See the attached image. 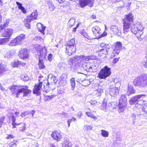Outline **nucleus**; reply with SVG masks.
<instances>
[{"label":"nucleus","instance_id":"b1692460","mask_svg":"<svg viewBox=\"0 0 147 147\" xmlns=\"http://www.w3.org/2000/svg\"><path fill=\"white\" fill-rule=\"evenodd\" d=\"M25 38V35L23 34H20L16 38L19 45L21 44L22 41L24 40Z\"/></svg>","mask_w":147,"mask_h":147},{"label":"nucleus","instance_id":"6e6552de","mask_svg":"<svg viewBox=\"0 0 147 147\" xmlns=\"http://www.w3.org/2000/svg\"><path fill=\"white\" fill-rule=\"evenodd\" d=\"M143 29L144 28L141 26L136 24L131 26V31L134 34L139 33L140 36H141L143 34L142 31Z\"/></svg>","mask_w":147,"mask_h":147},{"label":"nucleus","instance_id":"69168bd1","mask_svg":"<svg viewBox=\"0 0 147 147\" xmlns=\"http://www.w3.org/2000/svg\"><path fill=\"white\" fill-rule=\"evenodd\" d=\"M77 115L78 117H79V118H80L82 115V112L81 111L78 112L77 113Z\"/></svg>","mask_w":147,"mask_h":147},{"label":"nucleus","instance_id":"20e7f679","mask_svg":"<svg viewBox=\"0 0 147 147\" xmlns=\"http://www.w3.org/2000/svg\"><path fill=\"white\" fill-rule=\"evenodd\" d=\"M147 76L145 75H142L136 78L133 81V84L136 86L144 87L146 85Z\"/></svg>","mask_w":147,"mask_h":147},{"label":"nucleus","instance_id":"5701e85b","mask_svg":"<svg viewBox=\"0 0 147 147\" xmlns=\"http://www.w3.org/2000/svg\"><path fill=\"white\" fill-rule=\"evenodd\" d=\"M136 92V90H134L133 87L129 85V84L128 85V90L127 92V94L128 96H129L131 94H134Z\"/></svg>","mask_w":147,"mask_h":147},{"label":"nucleus","instance_id":"a18cd8bd","mask_svg":"<svg viewBox=\"0 0 147 147\" xmlns=\"http://www.w3.org/2000/svg\"><path fill=\"white\" fill-rule=\"evenodd\" d=\"M76 120V119L74 117H72L71 119H69L67 121V123L68 124V127H69L70 125L71 122L72 121H74Z\"/></svg>","mask_w":147,"mask_h":147},{"label":"nucleus","instance_id":"473e14b6","mask_svg":"<svg viewBox=\"0 0 147 147\" xmlns=\"http://www.w3.org/2000/svg\"><path fill=\"white\" fill-rule=\"evenodd\" d=\"M118 105L117 103L115 101L111 102L109 104V107L113 109L115 108Z\"/></svg>","mask_w":147,"mask_h":147},{"label":"nucleus","instance_id":"9b49d317","mask_svg":"<svg viewBox=\"0 0 147 147\" xmlns=\"http://www.w3.org/2000/svg\"><path fill=\"white\" fill-rule=\"evenodd\" d=\"M79 3L81 8H83L87 5L92 7L94 4V0H79Z\"/></svg>","mask_w":147,"mask_h":147},{"label":"nucleus","instance_id":"7c9ffc66","mask_svg":"<svg viewBox=\"0 0 147 147\" xmlns=\"http://www.w3.org/2000/svg\"><path fill=\"white\" fill-rule=\"evenodd\" d=\"M8 45L10 46H14L19 45L16 38L11 40L9 43Z\"/></svg>","mask_w":147,"mask_h":147},{"label":"nucleus","instance_id":"cd10ccee","mask_svg":"<svg viewBox=\"0 0 147 147\" xmlns=\"http://www.w3.org/2000/svg\"><path fill=\"white\" fill-rule=\"evenodd\" d=\"M133 16L131 13H129L126 16V18L125 19L124 21L126 22L131 23L133 22Z\"/></svg>","mask_w":147,"mask_h":147},{"label":"nucleus","instance_id":"7ed1b4c3","mask_svg":"<svg viewBox=\"0 0 147 147\" xmlns=\"http://www.w3.org/2000/svg\"><path fill=\"white\" fill-rule=\"evenodd\" d=\"M76 50L75 38H72L68 41L66 46L65 53H67L69 56H71L76 52Z\"/></svg>","mask_w":147,"mask_h":147},{"label":"nucleus","instance_id":"72a5a7b5","mask_svg":"<svg viewBox=\"0 0 147 147\" xmlns=\"http://www.w3.org/2000/svg\"><path fill=\"white\" fill-rule=\"evenodd\" d=\"M107 103L105 101L103 102L100 108L102 110L106 111H107Z\"/></svg>","mask_w":147,"mask_h":147},{"label":"nucleus","instance_id":"c85d7f7f","mask_svg":"<svg viewBox=\"0 0 147 147\" xmlns=\"http://www.w3.org/2000/svg\"><path fill=\"white\" fill-rule=\"evenodd\" d=\"M71 143L69 141V140L67 138H65L63 142V147H71Z\"/></svg>","mask_w":147,"mask_h":147},{"label":"nucleus","instance_id":"338daca9","mask_svg":"<svg viewBox=\"0 0 147 147\" xmlns=\"http://www.w3.org/2000/svg\"><path fill=\"white\" fill-rule=\"evenodd\" d=\"M106 44H105L104 43H102L100 45V48H104Z\"/></svg>","mask_w":147,"mask_h":147},{"label":"nucleus","instance_id":"052dcab7","mask_svg":"<svg viewBox=\"0 0 147 147\" xmlns=\"http://www.w3.org/2000/svg\"><path fill=\"white\" fill-rule=\"evenodd\" d=\"M110 45H106L105 47L104 48L106 50H107V52H109V50L110 49Z\"/></svg>","mask_w":147,"mask_h":147},{"label":"nucleus","instance_id":"79ce46f5","mask_svg":"<svg viewBox=\"0 0 147 147\" xmlns=\"http://www.w3.org/2000/svg\"><path fill=\"white\" fill-rule=\"evenodd\" d=\"M55 96L54 95H52L49 96H45V100L49 101L53 98Z\"/></svg>","mask_w":147,"mask_h":147},{"label":"nucleus","instance_id":"f8f14e48","mask_svg":"<svg viewBox=\"0 0 147 147\" xmlns=\"http://www.w3.org/2000/svg\"><path fill=\"white\" fill-rule=\"evenodd\" d=\"M112 83L110 82L109 84V93L111 96H115L119 94V90L111 85Z\"/></svg>","mask_w":147,"mask_h":147},{"label":"nucleus","instance_id":"ddd939ff","mask_svg":"<svg viewBox=\"0 0 147 147\" xmlns=\"http://www.w3.org/2000/svg\"><path fill=\"white\" fill-rule=\"evenodd\" d=\"M42 84V82H40L39 83L35 84L34 88L33 90L34 94H36L37 96H39L40 94V90L41 88Z\"/></svg>","mask_w":147,"mask_h":147},{"label":"nucleus","instance_id":"680f3d73","mask_svg":"<svg viewBox=\"0 0 147 147\" xmlns=\"http://www.w3.org/2000/svg\"><path fill=\"white\" fill-rule=\"evenodd\" d=\"M22 78L24 81H27L28 80L29 78L28 76L26 75L24 76Z\"/></svg>","mask_w":147,"mask_h":147},{"label":"nucleus","instance_id":"f03ea898","mask_svg":"<svg viewBox=\"0 0 147 147\" xmlns=\"http://www.w3.org/2000/svg\"><path fill=\"white\" fill-rule=\"evenodd\" d=\"M22 87L20 88V86L17 85H13L11 86L9 88L12 94L16 96L17 98L19 97V96L21 93H23V97H24L27 96L32 92L31 90L28 89V86H22Z\"/></svg>","mask_w":147,"mask_h":147},{"label":"nucleus","instance_id":"6e6d98bb","mask_svg":"<svg viewBox=\"0 0 147 147\" xmlns=\"http://www.w3.org/2000/svg\"><path fill=\"white\" fill-rule=\"evenodd\" d=\"M52 54L50 53L49 54L48 56V59L49 61H51L52 59Z\"/></svg>","mask_w":147,"mask_h":147},{"label":"nucleus","instance_id":"e2e57ef3","mask_svg":"<svg viewBox=\"0 0 147 147\" xmlns=\"http://www.w3.org/2000/svg\"><path fill=\"white\" fill-rule=\"evenodd\" d=\"M12 123L11 124L12 125H14V124H15V123H16V117L14 116L13 117H12Z\"/></svg>","mask_w":147,"mask_h":147},{"label":"nucleus","instance_id":"bb28decb","mask_svg":"<svg viewBox=\"0 0 147 147\" xmlns=\"http://www.w3.org/2000/svg\"><path fill=\"white\" fill-rule=\"evenodd\" d=\"M115 81L116 80H114V81H112L111 82H113L112 84H111V85L112 86H113L115 88H116L119 91L120 87L121 86L120 82L119 81L118 82H115Z\"/></svg>","mask_w":147,"mask_h":147},{"label":"nucleus","instance_id":"0eeeda50","mask_svg":"<svg viewBox=\"0 0 147 147\" xmlns=\"http://www.w3.org/2000/svg\"><path fill=\"white\" fill-rule=\"evenodd\" d=\"M127 100L126 96L124 94H121L119 100L118 105L119 112H123L127 107Z\"/></svg>","mask_w":147,"mask_h":147},{"label":"nucleus","instance_id":"2eb2a0df","mask_svg":"<svg viewBox=\"0 0 147 147\" xmlns=\"http://www.w3.org/2000/svg\"><path fill=\"white\" fill-rule=\"evenodd\" d=\"M145 96V95L143 94L136 96L131 98L130 100H129V103L131 105H133L136 103H137L138 99L142 98V97Z\"/></svg>","mask_w":147,"mask_h":147},{"label":"nucleus","instance_id":"a878e982","mask_svg":"<svg viewBox=\"0 0 147 147\" xmlns=\"http://www.w3.org/2000/svg\"><path fill=\"white\" fill-rule=\"evenodd\" d=\"M144 111L140 113V112L137 113V115H139L140 117L142 115V117L146 119H147V107H144Z\"/></svg>","mask_w":147,"mask_h":147},{"label":"nucleus","instance_id":"0e129e2a","mask_svg":"<svg viewBox=\"0 0 147 147\" xmlns=\"http://www.w3.org/2000/svg\"><path fill=\"white\" fill-rule=\"evenodd\" d=\"M14 137V136L13 135H9L6 138L7 139H9L11 138H13Z\"/></svg>","mask_w":147,"mask_h":147},{"label":"nucleus","instance_id":"603ef678","mask_svg":"<svg viewBox=\"0 0 147 147\" xmlns=\"http://www.w3.org/2000/svg\"><path fill=\"white\" fill-rule=\"evenodd\" d=\"M8 117L9 119H10L11 118H12V117H13L14 116L13 115V113L11 112L10 111L9 112V113L8 114Z\"/></svg>","mask_w":147,"mask_h":147},{"label":"nucleus","instance_id":"6ab92c4d","mask_svg":"<svg viewBox=\"0 0 147 147\" xmlns=\"http://www.w3.org/2000/svg\"><path fill=\"white\" fill-rule=\"evenodd\" d=\"M8 68L6 65L0 64V76H3L6 74V72L8 71Z\"/></svg>","mask_w":147,"mask_h":147},{"label":"nucleus","instance_id":"39448f33","mask_svg":"<svg viewBox=\"0 0 147 147\" xmlns=\"http://www.w3.org/2000/svg\"><path fill=\"white\" fill-rule=\"evenodd\" d=\"M110 68L106 65L101 69L98 74L97 77L100 79H105L111 74Z\"/></svg>","mask_w":147,"mask_h":147},{"label":"nucleus","instance_id":"423d86ee","mask_svg":"<svg viewBox=\"0 0 147 147\" xmlns=\"http://www.w3.org/2000/svg\"><path fill=\"white\" fill-rule=\"evenodd\" d=\"M38 14L36 11L32 13L30 16L26 17V18L24 21V23L25 26L26 28L29 29H30V22L33 20H35L37 19Z\"/></svg>","mask_w":147,"mask_h":147},{"label":"nucleus","instance_id":"3c124183","mask_svg":"<svg viewBox=\"0 0 147 147\" xmlns=\"http://www.w3.org/2000/svg\"><path fill=\"white\" fill-rule=\"evenodd\" d=\"M107 35V32H104L102 34H100L99 35V36L98 37V38H100L102 37L105 36Z\"/></svg>","mask_w":147,"mask_h":147},{"label":"nucleus","instance_id":"a211bd4d","mask_svg":"<svg viewBox=\"0 0 147 147\" xmlns=\"http://www.w3.org/2000/svg\"><path fill=\"white\" fill-rule=\"evenodd\" d=\"M13 32V30L11 28H8L5 29L4 32L3 33V36L4 37H7L9 40Z\"/></svg>","mask_w":147,"mask_h":147},{"label":"nucleus","instance_id":"c756f323","mask_svg":"<svg viewBox=\"0 0 147 147\" xmlns=\"http://www.w3.org/2000/svg\"><path fill=\"white\" fill-rule=\"evenodd\" d=\"M10 20L9 19L6 20L3 24H1L0 25V29L1 30L5 29V28L8 27L9 24Z\"/></svg>","mask_w":147,"mask_h":147},{"label":"nucleus","instance_id":"f257e3e1","mask_svg":"<svg viewBox=\"0 0 147 147\" xmlns=\"http://www.w3.org/2000/svg\"><path fill=\"white\" fill-rule=\"evenodd\" d=\"M89 58L83 56H77L70 58L68 61V63L70 66L72 67L74 63L75 64L82 62V65L83 68L87 71L93 72L95 71V66L92 63L88 62Z\"/></svg>","mask_w":147,"mask_h":147},{"label":"nucleus","instance_id":"9d476101","mask_svg":"<svg viewBox=\"0 0 147 147\" xmlns=\"http://www.w3.org/2000/svg\"><path fill=\"white\" fill-rule=\"evenodd\" d=\"M113 51L111 54V58L114 57L117 55L119 54L122 49V44L120 42H117L115 46L113 48Z\"/></svg>","mask_w":147,"mask_h":147},{"label":"nucleus","instance_id":"8fccbe9b","mask_svg":"<svg viewBox=\"0 0 147 147\" xmlns=\"http://www.w3.org/2000/svg\"><path fill=\"white\" fill-rule=\"evenodd\" d=\"M16 3L19 9H20L23 7L22 5V4L20 3L18 1H16Z\"/></svg>","mask_w":147,"mask_h":147},{"label":"nucleus","instance_id":"412c9836","mask_svg":"<svg viewBox=\"0 0 147 147\" xmlns=\"http://www.w3.org/2000/svg\"><path fill=\"white\" fill-rule=\"evenodd\" d=\"M111 30L115 34H117L118 36H120L121 34V31L118 28L117 26L113 25L111 26Z\"/></svg>","mask_w":147,"mask_h":147},{"label":"nucleus","instance_id":"c9c22d12","mask_svg":"<svg viewBox=\"0 0 147 147\" xmlns=\"http://www.w3.org/2000/svg\"><path fill=\"white\" fill-rule=\"evenodd\" d=\"M14 53L13 51H8L6 53L5 57L7 58H10L13 55Z\"/></svg>","mask_w":147,"mask_h":147},{"label":"nucleus","instance_id":"bf43d9fd","mask_svg":"<svg viewBox=\"0 0 147 147\" xmlns=\"http://www.w3.org/2000/svg\"><path fill=\"white\" fill-rule=\"evenodd\" d=\"M28 111L22 112L21 114V116L22 117H24L27 115H28Z\"/></svg>","mask_w":147,"mask_h":147},{"label":"nucleus","instance_id":"774afa93","mask_svg":"<svg viewBox=\"0 0 147 147\" xmlns=\"http://www.w3.org/2000/svg\"><path fill=\"white\" fill-rule=\"evenodd\" d=\"M20 10H21L22 12L24 13H25L26 12V10L24 7H23Z\"/></svg>","mask_w":147,"mask_h":147},{"label":"nucleus","instance_id":"f3484780","mask_svg":"<svg viewBox=\"0 0 147 147\" xmlns=\"http://www.w3.org/2000/svg\"><path fill=\"white\" fill-rule=\"evenodd\" d=\"M131 24V23L126 22L125 21H124L123 30L124 34H126L128 32L131 31L130 26Z\"/></svg>","mask_w":147,"mask_h":147},{"label":"nucleus","instance_id":"dca6fc26","mask_svg":"<svg viewBox=\"0 0 147 147\" xmlns=\"http://www.w3.org/2000/svg\"><path fill=\"white\" fill-rule=\"evenodd\" d=\"M92 30L93 34L96 37L95 38L98 39L102 32L100 28L98 26H95L92 28Z\"/></svg>","mask_w":147,"mask_h":147},{"label":"nucleus","instance_id":"37998d69","mask_svg":"<svg viewBox=\"0 0 147 147\" xmlns=\"http://www.w3.org/2000/svg\"><path fill=\"white\" fill-rule=\"evenodd\" d=\"M85 131L91 130L92 129V127L91 125H86L84 127Z\"/></svg>","mask_w":147,"mask_h":147},{"label":"nucleus","instance_id":"f704fd0d","mask_svg":"<svg viewBox=\"0 0 147 147\" xmlns=\"http://www.w3.org/2000/svg\"><path fill=\"white\" fill-rule=\"evenodd\" d=\"M70 85L71 87V90H74L76 86L75 79L74 78H72L70 80Z\"/></svg>","mask_w":147,"mask_h":147},{"label":"nucleus","instance_id":"4c0bfd02","mask_svg":"<svg viewBox=\"0 0 147 147\" xmlns=\"http://www.w3.org/2000/svg\"><path fill=\"white\" fill-rule=\"evenodd\" d=\"M42 59H39L38 65L40 69H44L45 67V65L42 61Z\"/></svg>","mask_w":147,"mask_h":147},{"label":"nucleus","instance_id":"4d7b16f0","mask_svg":"<svg viewBox=\"0 0 147 147\" xmlns=\"http://www.w3.org/2000/svg\"><path fill=\"white\" fill-rule=\"evenodd\" d=\"M26 125L25 123L24 124V125L22 127H20V130L21 131H24L25 130V128L26 127Z\"/></svg>","mask_w":147,"mask_h":147},{"label":"nucleus","instance_id":"ea45409f","mask_svg":"<svg viewBox=\"0 0 147 147\" xmlns=\"http://www.w3.org/2000/svg\"><path fill=\"white\" fill-rule=\"evenodd\" d=\"M99 49H100L99 50H98L99 52H101L102 54L106 55L108 53L107 50H106L104 48L100 49V47H99Z\"/></svg>","mask_w":147,"mask_h":147},{"label":"nucleus","instance_id":"aec40b11","mask_svg":"<svg viewBox=\"0 0 147 147\" xmlns=\"http://www.w3.org/2000/svg\"><path fill=\"white\" fill-rule=\"evenodd\" d=\"M51 137L55 140L59 141L61 138V136L60 133L57 131L52 132L51 134Z\"/></svg>","mask_w":147,"mask_h":147},{"label":"nucleus","instance_id":"1a4fd4ad","mask_svg":"<svg viewBox=\"0 0 147 147\" xmlns=\"http://www.w3.org/2000/svg\"><path fill=\"white\" fill-rule=\"evenodd\" d=\"M37 54H36V57L38 59L45 58L46 56V50L45 48H43L39 46L36 50Z\"/></svg>","mask_w":147,"mask_h":147},{"label":"nucleus","instance_id":"49530a36","mask_svg":"<svg viewBox=\"0 0 147 147\" xmlns=\"http://www.w3.org/2000/svg\"><path fill=\"white\" fill-rule=\"evenodd\" d=\"M35 113V111L34 110L28 111V115H32V117H34V115Z\"/></svg>","mask_w":147,"mask_h":147},{"label":"nucleus","instance_id":"13d9d810","mask_svg":"<svg viewBox=\"0 0 147 147\" xmlns=\"http://www.w3.org/2000/svg\"><path fill=\"white\" fill-rule=\"evenodd\" d=\"M42 37L39 36H37L33 38V39L35 40H39L41 39Z\"/></svg>","mask_w":147,"mask_h":147},{"label":"nucleus","instance_id":"de8ad7c7","mask_svg":"<svg viewBox=\"0 0 147 147\" xmlns=\"http://www.w3.org/2000/svg\"><path fill=\"white\" fill-rule=\"evenodd\" d=\"M144 97H142V98L138 99L137 104L140 105H142L143 104L144 101L142 100V98Z\"/></svg>","mask_w":147,"mask_h":147},{"label":"nucleus","instance_id":"393cba45","mask_svg":"<svg viewBox=\"0 0 147 147\" xmlns=\"http://www.w3.org/2000/svg\"><path fill=\"white\" fill-rule=\"evenodd\" d=\"M48 81H49L51 83L53 82L55 84L56 83L58 80L55 76L51 74H50L48 76Z\"/></svg>","mask_w":147,"mask_h":147},{"label":"nucleus","instance_id":"864d4df0","mask_svg":"<svg viewBox=\"0 0 147 147\" xmlns=\"http://www.w3.org/2000/svg\"><path fill=\"white\" fill-rule=\"evenodd\" d=\"M144 61L143 62L144 64V65L145 67L147 68V56H146L144 59Z\"/></svg>","mask_w":147,"mask_h":147},{"label":"nucleus","instance_id":"e433bc0d","mask_svg":"<svg viewBox=\"0 0 147 147\" xmlns=\"http://www.w3.org/2000/svg\"><path fill=\"white\" fill-rule=\"evenodd\" d=\"M9 40L8 38H0V45H5L7 42H8Z\"/></svg>","mask_w":147,"mask_h":147},{"label":"nucleus","instance_id":"a19ab883","mask_svg":"<svg viewBox=\"0 0 147 147\" xmlns=\"http://www.w3.org/2000/svg\"><path fill=\"white\" fill-rule=\"evenodd\" d=\"M119 59V57L114 58L112 61V65L114 66L115 65L118 61Z\"/></svg>","mask_w":147,"mask_h":147},{"label":"nucleus","instance_id":"2f4dec72","mask_svg":"<svg viewBox=\"0 0 147 147\" xmlns=\"http://www.w3.org/2000/svg\"><path fill=\"white\" fill-rule=\"evenodd\" d=\"M47 6H48L49 9L51 11H53L55 8L53 3L51 2H48L47 3Z\"/></svg>","mask_w":147,"mask_h":147},{"label":"nucleus","instance_id":"5fc2aeb1","mask_svg":"<svg viewBox=\"0 0 147 147\" xmlns=\"http://www.w3.org/2000/svg\"><path fill=\"white\" fill-rule=\"evenodd\" d=\"M20 64L19 62H15L13 65V67H18Z\"/></svg>","mask_w":147,"mask_h":147},{"label":"nucleus","instance_id":"4be33fe9","mask_svg":"<svg viewBox=\"0 0 147 147\" xmlns=\"http://www.w3.org/2000/svg\"><path fill=\"white\" fill-rule=\"evenodd\" d=\"M37 26L39 31L42 34L44 35V31L45 29L46 26L42 24L41 23H38L37 24Z\"/></svg>","mask_w":147,"mask_h":147},{"label":"nucleus","instance_id":"4468645a","mask_svg":"<svg viewBox=\"0 0 147 147\" xmlns=\"http://www.w3.org/2000/svg\"><path fill=\"white\" fill-rule=\"evenodd\" d=\"M26 49H22L19 51V55L21 59H26L28 57L29 54Z\"/></svg>","mask_w":147,"mask_h":147},{"label":"nucleus","instance_id":"58836bf2","mask_svg":"<svg viewBox=\"0 0 147 147\" xmlns=\"http://www.w3.org/2000/svg\"><path fill=\"white\" fill-rule=\"evenodd\" d=\"M101 134L104 137H107L109 135L108 132L105 130H101Z\"/></svg>","mask_w":147,"mask_h":147},{"label":"nucleus","instance_id":"09e8293b","mask_svg":"<svg viewBox=\"0 0 147 147\" xmlns=\"http://www.w3.org/2000/svg\"><path fill=\"white\" fill-rule=\"evenodd\" d=\"M17 146V145L15 142H11L7 146V147H15Z\"/></svg>","mask_w":147,"mask_h":147},{"label":"nucleus","instance_id":"c03bdc74","mask_svg":"<svg viewBox=\"0 0 147 147\" xmlns=\"http://www.w3.org/2000/svg\"><path fill=\"white\" fill-rule=\"evenodd\" d=\"M81 34L82 36H84L85 38H88V33L86 32L85 30H83L81 32Z\"/></svg>","mask_w":147,"mask_h":147}]
</instances>
